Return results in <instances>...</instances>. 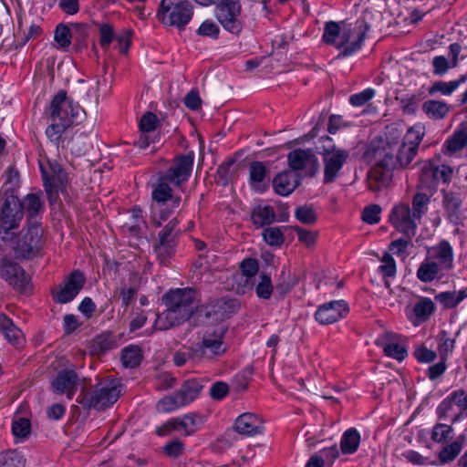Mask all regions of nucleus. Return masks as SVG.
<instances>
[{
	"label": "nucleus",
	"instance_id": "nucleus-14",
	"mask_svg": "<svg viewBox=\"0 0 467 467\" xmlns=\"http://www.w3.org/2000/svg\"><path fill=\"white\" fill-rule=\"evenodd\" d=\"M0 276L18 293L29 295L32 292L30 277L18 263L9 258L0 259Z\"/></svg>",
	"mask_w": 467,
	"mask_h": 467
},
{
	"label": "nucleus",
	"instance_id": "nucleus-56",
	"mask_svg": "<svg viewBox=\"0 0 467 467\" xmlns=\"http://www.w3.org/2000/svg\"><path fill=\"white\" fill-rule=\"evenodd\" d=\"M54 39L60 47H68L72 39V33L69 27L67 25L58 24L55 29Z\"/></svg>",
	"mask_w": 467,
	"mask_h": 467
},
{
	"label": "nucleus",
	"instance_id": "nucleus-18",
	"mask_svg": "<svg viewBox=\"0 0 467 467\" xmlns=\"http://www.w3.org/2000/svg\"><path fill=\"white\" fill-rule=\"evenodd\" d=\"M194 163V152L192 150L186 154L176 155L171 166L162 174L165 180L175 186H181L191 177Z\"/></svg>",
	"mask_w": 467,
	"mask_h": 467
},
{
	"label": "nucleus",
	"instance_id": "nucleus-5",
	"mask_svg": "<svg viewBox=\"0 0 467 467\" xmlns=\"http://www.w3.org/2000/svg\"><path fill=\"white\" fill-rule=\"evenodd\" d=\"M376 146L375 140L371 141L363 154V159L367 162L374 163L367 174L368 186L372 192H379L387 188L392 181L393 171L395 170L393 162L386 161Z\"/></svg>",
	"mask_w": 467,
	"mask_h": 467
},
{
	"label": "nucleus",
	"instance_id": "nucleus-46",
	"mask_svg": "<svg viewBox=\"0 0 467 467\" xmlns=\"http://www.w3.org/2000/svg\"><path fill=\"white\" fill-rule=\"evenodd\" d=\"M26 459L17 450H8L0 453V467H25Z\"/></svg>",
	"mask_w": 467,
	"mask_h": 467
},
{
	"label": "nucleus",
	"instance_id": "nucleus-4",
	"mask_svg": "<svg viewBox=\"0 0 467 467\" xmlns=\"http://www.w3.org/2000/svg\"><path fill=\"white\" fill-rule=\"evenodd\" d=\"M119 387L111 380L102 379L88 389H83L77 401L87 410H100L113 405L119 398Z\"/></svg>",
	"mask_w": 467,
	"mask_h": 467
},
{
	"label": "nucleus",
	"instance_id": "nucleus-6",
	"mask_svg": "<svg viewBox=\"0 0 467 467\" xmlns=\"http://www.w3.org/2000/svg\"><path fill=\"white\" fill-rule=\"evenodd\" d=\"M227 328L223 326H207L198 332L199 342L191 347L192 358L212 359L226 351L223 338Z\"/></svg>",
	"mask_w": 467,
	"mask_h": 467
},
{
	"label": "nucleus",
	"instance_id": "nucleus-44",
	"mask_svg": "<svg viewBox=\"0 0 467 467\" xmlns=\"http://www.w3.org/2000/svg\"><path fill=\"white\" fill-rule=\"evenodd\" d=\"M440 269L437 262L426 259L418 268L417 277L424 283L431 282L436 278Z\"/></svg>",
	"mask_w": 467,
	"mask_h": 467
},
{
	"label": "nucleus",
	"instance_id": "nucleus-52",
	"mask_svg": "<svg viewBox=\"0 0 467 467\" xmlns=\"http://www.w3.org/2000/svg\"><path fill=\"white\" fill-rule=\"evenodd\" d=\"M260 282L255 285V294L261 299H269L273 294L274 286L269 275L262 273Z\"/></svg>",
	"mask_w": 467,
	"mask_h": 467
},
{
	"label": "nucleus",
	"instance_id": "nucleus-13",
	"mask_svg": "<svg viewBox=\"0 0 467 467\" xmlns=\"http://www.w3.org/2000/svg\"><path fill=\"white\" fill-rule=\"evenodd\" d=\"M452 173L451 167L445 164L437 165L434 161H428L420 168L417 188L432 193L437 190L440 182L449 183Z\"/></svg>",
	"mask_w": 467,
	"mask_h": 467
},
{
	"label": "nucleus",
	"instance_id": "nucleus-35",
	"mask_svg": "<svg viewBox=\"0 0 467 467\" xmlns=\"http://www.w3.org/2000/svg\"><path fill=\"white\" fill-rule=\"evenodd\" d=\"M203 385L200 379H187L182 385L181 389L176 391L181 404L187 405L193 401L201 393Z\"/></svg>",
	"mask_w": 467,
	"mask_h": 467
},
{
	"label": "nucleus",
	"instance_id": "nucleus-38",
	"mask_svg": "<svg viewBox=\"0 0 467 467\" xmlns=\"http://www.w3.org/2000/svg\"><path fill=\"white\" fill-rule=\"evenodd\" d=\"M431 194L418 192L412 196L410 211L412 212V217L418 219L419 223L428 212Z\"/></svg>",
	"mask_w": 467,
	"mask_h": 467
},
{
	"label": "nucleus",
	"instance_id": "nucleus-37",
	"mask_svg": "<svg viewBox=\"0 0 467 467\" xmlns=\"http://www.w3.org/2000/svg\"><path fill=\"white\" fill-rule=\"evenodd\" d=\"M275 219V213L271 205H258L253 209L251 213V220L257 228L271 224Z\"/></svg>",
	"mask_w": 467,
	"mask_h": 467
},
{
	"label": "nucleus",
	"instance_id": "nucleus-59",
	"mask_svg": "<svg viewBox=\"0 0 467 467\" xmlns=\"http://www.w3.org/2000/svg\"><path fill=\"white\" fill-rule=\"evenodd\" d=\"M381 265L379 267V273L384 278L394 277L397 272L396 262L392 255L386 252L380 259Z\"/></svg>",
	"mask_w": 467,
	"mask_h": 467
},
{
	"label": "nucleus",
	"instance_id": "nucleus-55",
	"mask_svg": "<svg viewBox=\"0 0 467 467\" xmlns=\"http://www.w3.org/2000/svg\"><path fill=\"white\" fill-rule=\"evenodd\" d=\"M12 432L16 438L26 439L31 433V422L26 418H19L12 424Z\"/></svg>",
	"mask_w": 467,
	"mask_h": 467
},
{
	"label": "nucleus",
	"instance_id": "nucleus-39",
	"mask_svg": "<svg viewBox=\"0 0 467 467\" xmlns=\"http://www.w3.org/2000/svg\"><path fill=\"white\" fill-rule=\"evenodd\" d=\"M466 79H467V75H462V76H461V78L459 79L451 80L449 82H445V81H441V80L435 81L428 88V93L431 96H434L437 93H441V95H444V96H450L459 88V86L462 83L465 82Z\"/></svg>",
	"mask_w": 467,
	"mask_h": 467
},
{
	"label": "nucleus",
	"instance_id": "nucleus-57",
	"mask_svg": "<svg viewBox=\"0 0 467 467\" xmlns=\"http://www.w3.org/2000/svg\"><path fill=\"white\" fill-rule=\"evenodd\" d=\"M295 217L305 224L312 225L317 222V213L315 209L309 205L299 206L295 211Z\"/></svg>",
	"mask_w": 467,
	"mask_h": 467
},
{
	"label": "nucleus",
	"instance_id": "nucleus-53",
	"mask_svg": "<svg viewBox=\"0 0 467 467\" xmlns=\"http://www.w3.org/2000/svg\"><path fill=\"white\" fill-rule=\"evenodd\" d=\"M234 163L235 160L230 159L219 165L216 175L218 177L219 182L222 185L226 186L232 181L234 175V171L233 170Z\"/></svg>",
	"mask_w": 467,
	"mask_h": 467
},
{
	"label": "nucleus",
	"instance_id": "nucleus-63",
	"mask_svg": "<svg viewBox=\"0 0 467 467\" xmlns=\"http://www.w3.org/2000/svg\"><path fill=\"white\" fill-rule=\"evenodd\" d=\"M383 351L386 356L395 358L399 361L403 360L407 356V349L397 343H386L383 345Z\"/></svg>",
	"mask_w": 467,
	"mask_h": 467
},
{
	"label": "nucleus",
	"instance_id": "nucleus-15",
	"mask_svg": "<svg viewBox=\"0 0 467 467\" xmlns=\"http://www.w3.org/2000/svg\"><path fill=\"white\" fill-rule=\"evenodd\" d=\"M81 108L78 104H74L67 96V91L60 89L52 99L48 115L50 119H56L65 124V120L68 121L70 127L78 119Z\"/></svg>",
	"mask_w": 467,
	"mask_h": 467
},
{
	"label": "nucleus",
	"instance_id": "nucleus-32",
	"mask_svg": "<svg viewBox=\"0 0 467 467\" xmlns=\"http://www.w3.org/2000/svg\"><path fill=\"white\" fill-rule=\"evenodd\" d=\"M445 445L438 452V460L441 465L452 462L460 455L465 444V438L460 435L456 440Z\"/></svg>",
	"mask_w": 467,
	"mask_h": 467
},
{
	"label": "nucleus",
	"instance_id": "nucleus-30",
	"mask_svg": "<svg viewBox=\"0 0 467 467\" xmlns=\"http://www.w3.org/2000/svg\"><path fill=\"white\" fill-rule=\"evenodd\" d=\"M268 170L264 162L254 161L249 165V181L251 186L259 192H264L269 186L266 182Z\"/></svg>",
	"mask_w": 467,
	"mask_h": 467
},
{
	"label": "nucleus",
	"instance_id": "nucleus-31",
	"mask_svg": "<svg viewBox=\"0 0 467 467\" xmlns=\"http://www.w3.org/2000/svg\"><path fill=\"white\" fill-rule=\"evenodd\" d=\"M467 146V123H461L451 136L443 144V152L446 155H452Z\"/></svg>",
	"mask_w": 467,
	"mask_h": 467
},
{
	"label": "nucleus",
	"instance_id": "nucleus-3",
	"mask_svg": "<svg viewBox=\"0 0 467 467\" xmlns=\"http://www.w3.org/2000/svg\"><path fill=\"white\" fill-rule=\"evenodd\" d=\"M424 132L420 127L414 126L408 130L407 134L398 149L396 156L393 155L391 147L383 140H378L376 148L385 158V161L393 162V168H407L416 157L419 146L423 139Z\"/></svg>",
	"mask_w": 467,
	"mask_h": 467
},
{
	"label": "nucleus",
	"instance_id": "nucleus-62",
	"mask_svg": "<svg viewBox=\"0 0 467 467\" xmlns=\"http://www.w3.org/2000/svg\"><path fill=\"white\" fill-rule=\"evenodd\" d=\"M99 45L104 50H108L109 45L115 38V31L113 26L107 23L99 25Z\"/></svg>",
	"mask_w": 467,
	"mask_h": 467
},
{
	"label": "nucleus",
	"instance_id": "nucleus-11",
	"mask_svg": "<svg viewBox=\"0 0 467 467\" xmlns=\"http://www.w3.org/2000/svg\"><path fill=\"white\" fill-rule=\"evenodd\" d=\"M369 26L365 20H357L354 25L343 23L341 39L336 48L341 50L337 57L351 56L362 47Z\"/></svg>",
	"mask_w": 467,
	"mask_h": 467
},
{
	"label": "nucleus",
	"instance_id": "nucleus-61",
	"mask_svg": "<svg viewBox=\"0 0 467 467\" xmlns=\"http://www.w3.org/2000/svg\"><path fill=\"white\" fill-rule=\"evenodd\" d=\"M293 230L296 233L298 241L304 244L307 248L315 246L317 239V233L304 229L300 226H294Z\"/></svg>",
	"mask_w": 467,
	"mask_h": 467
},
{
	"label": "nucleus",
	"instance_id": "nucleus-34",
	"mask_svg": "<svg viewBox=\"0 0 467 467\" xmlns=\"http://www.w3.org/2000/svg\"><path fill=\"white\" fill-rule=\"evenodd\" d=\"M0 330L11 345L19 346L22 344V331L14 324L13 320L4 313H0Z\"/></svg>",
	"mask_w": 467,
	"mask_h": 467
},
{
	"label": "nucleus",
	"instance_id": "nucleus-64",
	"mask_svg": "<svg viewBox=\"0 0 467 467\" xmlns=\"http://www.w3.org/2000/svg\"><path fill=\"white\" fill-rule=\"evenodd\" d=\"M183 406L180 402V399L175 392L173 395L166 396L158 402V410L162 412H170Z\"/></svg>",
	"mask_w": 467,
	"mask_h": 467
},
{
	"label": "nucleus",
	"instance_id": "nucleus-48",
	"mask_svg": "<svg viewBox=\"0 0 467 467\" xmlns=\"http://www.w3.org/2000/svg\"><path fill=\"white\" fill-rule=\"evenodd\" d=\"M178 424L180 426V430L184 431V435L190 436L202 424V418L195 413L186 414L182 419H179Z\"/></svg>",
	"mask_w": 467,
	"mask_h": 467
},
{
	"label": "nucleus",
	"instance_id": "nucleus-42",
	"mask_svg": "<svg viewBox=\"0 0 467 467\" xmlns=\"http://www.w3.org/2000/svg\"><path fill=\"white\" fill-rule=\"evenodd\" d=\"M467 297L465 290L446 291L435 296V300L441 303L444 308L451 309L456 307L464 298Z\"/></svg>",
	"mask_w": 467,
	"mask_h": 467
},
{
	"label": "nucleus",
	"instance_id": "nucleus-17",
	"mask_svg": "<svg viewBox=\"0 0 467 467\" xmlns=\"http://www.w3.org/2000/svg\"><path fill=\"white\" fill-rule=\"evenodd\" d=\"M441 205L445 218L453 225L463 224L466 219L463 205V196L460 190H441Z\"/></svg>",
	"mask_w": 467,
	"mask_h": 467
},
{
	"label": "nucleus",
	"instance_id": "nucleus-24",
	"mask_svg": "<svg viewBox=\"0 0 467 467\" xmlns=\"http://www.w3.org/2000/svg\"><path fill=\"white\" fill-rule=\"evenodd\" d=\"M78 382V373L74 369L60 370L53 379V390L58 394H67L69 399L76 392Z\"/></svg>",
	"mask_w": 467,
	"mask_h": 467
},
{
	"label": "nucleus",
	"instance_id": "nucleus-10",
	"mask_svg": "<svg viewBox=\"0 0 467 467\" xmlns=\"http://www.w3.org/2000/svg\"><path fill=\"white\" fill-rule=\"evenodd\" d=\"M166 177L161 175L154 186L151 198L159 205H161L159 211V220H153V225L160 227L162 221H166L174 213L175 209L180 206L181 196H174L172 189L171 188L170 180H165Z\"/></svg>",
	"mask_w": 467,
	"mask_h": 467
},
{
	"label": "nucleus",
	"instance_id": "nucleus-33",
	"mask_svg": "<svg viewBox=\"0 0 467 467\" xmlns=\"http://www.w3.org/2000/svg\"><path fill=\"white\" fill-rule=\"evenodd\" d=\"M50 172H48L46 168L40 164V171L43 178L44 184L49 182L51 187L60 190L63 192L65 187V182L67 180L66 173L63 172L60 165L57 163H49Z\"/></svg>",
	"mask_w": 467,
	"mask_h": 467
},
{
	"label": "nucleus",
	"instance_id": "nucleus-19",
	"mask_svg": "<svg viewBox=\"0 0 467 467\" xmlns=\"http://www.w3.org/2000/svg\"><path fill=\"white\" fill-rule=\"evenodd\" d=\"M389 222L397 231L401 233L404 237L412 239L418 228V219L412 217L410 207L407 203L396 204L390 213Z\"/></svg>",
	"mask_w": 467,
	"mask_h": 467
},
{
	"label": "nucleus",
	"instance_id": "nucleus-36",
	"mask_svg": "<svg viewBox=\"0 0 467 467\" xmlns=\"http://www.w3.org/2000/svg\"><path fill=\"white\" fill-rule=\"evenodd\" d=\"M451 106L441 100L429 99L422 104V111L431 119H442L449 114Z\"/></svg>",
	"mask_w": 467,
	"mask_h": 467
},
{
	"label": "nucleus",
	"instance_id": "nucleus-47",
	"mask_svg": "<svg viewBox=\"0 0 467 467\" xmlns=\"http://www.w3.org/2000/svg\"><path fill=\"white\" fill-rule=\"evenodd\" d=\"M23 204L24 210H26L28 214L27 223L34 222L35 217L43 209V201L40 195L36 193L27 194Z\"/></svg>",
	"mask_w": 467,
	"mask_h": 467
},
{
	"label": "nucleus",
	"instance_id": "nucleus-1",
	"mask_svg": "<svg viewBox=\"0 0 467 467\" xmlns=\"http://www.w3.org/2000/svg\"><path fill=\"white\" fill-rule=\"evenodd\" d=\"M166 309L157 316L154 328L168 330L189 320L197 310L196 292L192 288L170 290L162 296Z\"/></svg>",
	"mask_w": 467,
	"mask_h": 467
},
{
	"label": "nucleus",
	"instance_id": "nucleus-7",
	"mask_svg": "<svg viewBox=\"0 0 467 467\" xmlns=\"http://www.w3.org/2000/svg\"><path fill=\"white\" fill-rule=\"evenodd\" d=\"M43 228L39 222H28L23 228L13 245L17 259L30 260L35 258L44 246Z\"/></svg>",
	"mask_w": 467,
	"mask_h": 467
},
{
	"label": "nucleus",
	"instance_id": "nucleus-22",
	"mask_svg": "<svg viewBox=\"0 0 467 467\" xmlns=\"http://www.w3.org/2000/svg\"><path fill=\"white\" fill-rule=\"evenodd\" d=\"M287 161L292 171L306 169L310 177L314 176L318 169V160L311 149H297L290 151L287 155Z\"/></svg>",
	"mask_w": 467,
	"mask_h": 467
},
{
	"label": "nucleus",
	"instance_id": "nucleus-26",
	"mask_svg": "<svg viewBox=\"0 0 467 467\" xmlns=\"http://www.w3.org/2000/svg\"><path fill=\"white\" fill-rule=\"evenodd\" d=\"M428 255L437 261L441 270H451L453 266V249L447 240L429 248Z\"/></svg>",
	"mask_w": 467,
	"mask_h": 467
},
{
	"label": "nucleus",
	"instance_id": "nucleus-9",
	"mask_svg": "<svg viewBox=\"0 0 467 467\" xmlns=\"http://www.w3.org/2000/svg\"><path fill=\"white\" fill-rule=\"evenodd\" d=\"M181 234L182 231L179 228V220L177 217L169 221L159 232L158 238L153 244V249L161 265L168 266L171 264V260L176 254Z\"/></svg>",
	"mask_w": 467,
	"mask_h": 467
},
{
	"label": "nucleus",
	"instance_id": "nucleus-27",
	"mask_svg": "<svg viewBox=\"0 0 467 467\" xmlns=\"http://www.w3.org/2000/svg\"><path fill=\"white\" fill-rule=\"evenodd\" d=\"M272 183L275 193L287 196L298 187L300 176L292 171H284L273 179Z\"/></svg>",
	"mask_w": 467,
	"mask_h": 467
},
{
	"label": "nucleus",
	"instance_id": "nucleus-12",
	"mask_svg": "<svg viewBox=\"0 0 467 467\" xmlns=\"http://www.w3.org/2000/svg\"><path fill=\"white\" fill-rule=\"evenodd\" d=\"M214 5V16L223 28L234 36H239L244 27V23L240 19V0H216Z\"/></svg>",
	"mask_w": 467,
	"mask_h": 467
},
{
	"label": "nucleus",
	"instance_id": "nucleus-21",
	"mask_svg": "<svg viewBox=\"0 0 467 467\" xmlns=\"http://www.w3.org/2000/svg\"><path fill=\"white\" fill-rule=\"evenodd\" d=\"M348 313L349 306L345 300H332L319 306L314 317L318 324L326 326L345 318Z\"/></svg>",
	"mask_w": 467,
	"mask_h": 467
},
{
	"label": "nucleus",
	"instance_id": "nucleus-50",
	"mask_svg": "<svg viewBox=\"0 0 467 467\" xmlns=\"http://www.w3.org/2000/svg\"><path fill=\"white\" fill-rule=\"evenodd\" d=\"M439 345L438 350L441 359H447L449 354L452 353L455 347V339L449 337V333L446 330H441L437 336Z\"/></svg>",
	"mask_w": 467,
	"mask_h": 467
},
{
	"label": "nucleus",
	"instance_id": "nucleus-51",
	"mask_svg": "<svg viewBox=\"0 0 467 467\" xmlns=\"http://www.w3.org/2000/svg\"><path fill=\"white\" fill-rule=\"evenodd\" d=\"M341 33L342 27H340L339 23L329 21L325 24L322 39L326 44L336 47L337 44V38L339 37L341 39Z\"/></svg>",
	"mask_w": 467,
	"mask_h": 467
},
{
	"label": "nucleus",
	"instance_id": "nucleus-25",
	"mask_svg": "<svg viewBox=\"0 0 467 467\" xmlns=\"http://www.w3.org/2000/svg\"><path fill=\"white\" fill-rule=\"evenodd\" d=\"M234 430L245 436H254L263 432L264 421L255 413L244 412L234 421Z\"/></svg>",
	"mask_w": 467,
	"mask_h": 467
},
{
	"label": "nucleus",
	"instance_id": "nucleus-28",
	"mask_svg": "<svg viewBox=\"0 0 467 467\" xmlns=\"http://www.w3.org/2000/svg\"><path fill=\"white\" fill-rule=\"evenodd\" d=\"M118 347L115 334L111 331H105L96 336L89 342L91 355L100 356Z\"/></svg>",
	"mask_w": 467,
	"mask_h": 467
},
{
	"label": "nucleus",
	"instance_id": "nucleus-16",
	"mask_svg": "<svg viewBox=\"0 0 467 467\" xmlns=\"http://www.w3.org/2000/svg\"><path fill=\"white\" fill-rule=\"evenodd\" d=\"M324 162V183L333 182L344 163L349 157V152L346 150L337 148L335 145L324 146L320 152Z\"/></svg>",
	"mask_w": 467,
	"mask_h": 467
},
{
	"label": "nucleus",
	"instance_id": "nucleus-43",
	"mask_svg": "<svg viewBox=\"0 0 467 467\" xmlns=\"http://www.w3.org/2000/svg\"><path fill=\"white\" fill-rule=\"evenodd\" d=\"M51 124L47 128L46 134L50 141L54 142L57 147L63 143L62 134L66 131L68 126V121L65 120V124L56 119H50Z\"/></svg>",
	"mask_w": 467,
	"mask_h": 467
},
{
	"label": "nucleus",
	"instance_id": "nucleus-40",
	"mask_svg": "<svg viewBox=\"0 0 467 467\" xmlns=\"http://www.w3.org/2000/svg\"><path fill=\"white\" fill-rule=\"evenodd\" d=\"M143 358L139 346L130 345L121 350L120 359L125 368H134L140 365Z\"/></svg>",
	"mask_w": 467,
	"mask_h": 467
},
{
	"label": "nucleus",
	"instance_id": "nucleus-45",
	"mask_svg": "<svg viewBox=\"0 0 467 467\" xmlns=\"http://www.w3.org/2000/svg\"><path fill=\"white\" fill-rule=\"evenodd\" d=\"M453 438V428L450 424L441 422L436 423L431 433V439L436 443H447Z\"/></svg>",
	"mask_w": 467,
	"mask_h": 467
},
{
	"label": "nucleus",
	"instance_id": "nucleus-54",
	"mask_svg": "<svg viewBox=\"0 0 467 467\" xmlns=\"http://www.w3.org/2000/svg\"><path fill=\"white\" fill-rule=\"evenodd\" d=\"M263 237L266 244L279 247L285 242V236L279 227H267L263 232Z\"/></svg>",
	"mask_w": 467,
	"mask_h": 467
},
{
	"label": "nucleus",
	"instance_id": "nucleus-23",
	"mask_svg": "<svg viewBox=\"0 0 467 467\" xmlns=\"http://www.w3.org/2000/svg\"><path fill=\"white\" fill-rule=\"evenodd\" d=\"M240 307L239 301L235 298H218L204 307V316L208 318L223 320L236 313Z\"/></svg>",
	"mask_w": 467,
	"mask_h": 467
},
{
	"label": "nucleus",
	"instance_id": "nucleus-41",
	"mask_svg": "<svg viewBox=\"0 0 467 467\" xmlns=\"http://www.w3.org/2000/svg\"><path fill=\"white\" fill-rule=\"evenodd\" d=\"M360 443V434L355 428L348 429L340 441V451L343 454H353Z\"/></svg>",
	"mask_w": 467,
	"mask_h": 467
},
{
	"label": "nucleus",
	"instance_id": "nucleus-8",
	"mask_svg": "<svg viewBox=\"0 0 467 467\" xmlns=\"http://www.w3.org/2000/svg\"><path fill=\"white\" fill-rule=\"evenodd\" d=\"M193 16V5L189 0H161L157 11L158 19L165 26L184 30Z\"/></svg>",
	"mask_w": 467,
	"mask_h": 467
},
{
	"label": "nucleus",
	"instance_id": "nucleus-60",
	"mask_svg": "<svg viewBox=\"0 0 467 467\" xmlns=\"http://www.w3.org/2000/svg\"><path fill=\"white\" fill-rule=\"evenodd\" d=\"M457 392H451L437 407L436 413L439 420H445L452 410Z\"/></svg>",
	"mask_w": 467,
	"mask_h": 467
},
{
	"label": "nucleus",
	"instance_id": "nucleus-20",
	"mask_svg": "<svg viewBox=\"0 0 467 467\" xmlns=\"http://www.w3.org/2000/svg\"><path fill=\"white\" fill-rule=\"evenodd\" d=\"M84 273L78 269L73 270L64 279V285L52 294L53 300L57 304L71 302L82 290L86 284Z\"/></svg>",
	"mask_w": 467,
	"mask_h": 467
},
{
	"label": "nucleus",
	"instance_id": "nucleus-2",
	"mask_svg": "<svg viewBox=\"0 0 467 467\" xmlns=\"http://www.w3.org/2000/svg\"><path fill=\"white\" fill-rule=\"evenodd\" d=\"M11 178L4 183L0 191L3 203L0 207V241L9 243L14 240V230L17 229L24 218V204L17 196L16 190L10 184Z\"/></svg>",
	"mask_w": 467,
	"mask_h": 467
},
{
	"label": "nucleus",
	"instance_id": "nucleus-49",
	"mask_svg": "<svg viewBox=\"0 0 467 467\" xmlns=\"http://www.w3.org/2000/svg\"><path fill=\"white\" fill-rule=\"evenodd\" d=\"M436 310L431 299L420 298L413 306L414 315L422 321H426Z\"/></svg>",
	"mask_w": 467,
	"mask_h": 467
},
{
	"label": "nucleus",
	"instance_id": "nucleus-58",
	"mask_svg": "<svg viewBox=\"0 0 467 467\" xmlns=\"http://www.w3.org/2000/svg\"><path fill=\"white\" fill-rule=\"evenodd\" d=\"M73 27L75 29V33L72 34V38L75 41L74 48L76 51H81L87 47L88 28L82 24H74Z\"/></svg>",
	"mask_w": 467,
	"mask_h": 467
},
{
	"label": "nucleus",
	"instance_id": "nucleus-29",
	"mask_svg": "<svg viewBox=\"0 0 467 467\" xmlns=\"http://www.w3.org/2000/svg\"><path fill=\"white\" fill-rule=\"evenodd\" d=\"M17 32L15 35V48L24 47L29 40L36 39L43 34V29L39 25L31 24L26 29L24 28V19L21 15L17 16Z\"/></svg>",
	"mask_w": 467,
	"mask_h": 467
}]
</instances>
